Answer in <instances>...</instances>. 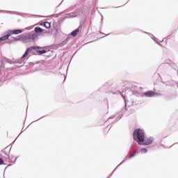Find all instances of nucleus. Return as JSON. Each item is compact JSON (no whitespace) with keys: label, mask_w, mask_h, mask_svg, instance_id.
<instances>
[{"label":"nucleus","mask_w":178,"mask_h":178,"mask_svg":"<svg viewBox=\"0 0 178 178\" xmlns=\"http://www.w3.org/2000/svg\"><path fill=\"white\" fill-rule=\"evenodd\" d=\"M134 140L135 141H137L138 144L139 145H141L143 144V142L144 141V138H145V134L144 131L140 129H136L134 131Z\"/></svg>","instance_id":"f257e3e1"},{"label":"nucleus","mask_w":178,"mask_h":178,"mask_svg":"<svg viewBox=\"0 0 178 178\" xmlns=\"http://www.w3.org/2000/svg\"><path fill=\"white\" fill-rule=\"evenodd\" d=\"M23 31L20 29L15 30H9L6 32V35L0 38V41H6V40H9L10 35H13V34H22Z\"/></svg>","instance_id":"f03ea898"},{"label":"nucleus","mask_w":178,"mask_h":178,"mask_svg":"<svg viewBox=\"0 0 178 178\" xmlns=\"http://www.w3.org/2000/svg\"><path fill=\"white\" fill-rule=\"evenodd\" d=\"M42 31L43 30L40 27H35V33L31 34L29 35V38H31V40H35V38L38 37V34H41Z\"/></svg>","instance_id":"7ed1b4c3"},{"label":"nucleus","mask_w":178,"mask_h":178,"mask_svg":"<svg viewBox=\"0 0 178 178\" xmlns=\"http://www.w3.org/2000/svg\"><path fill=\"white\" fill-rule=\"evenodd\" d=\"M33 49H41V47H32L28 48L26 49V51H25L24 54L22 56V60H26V58H27V56H29V52H31V51H33Z\"/></svg>","instance_id":"20e7f679"},{"label":"nucleus","mask_w":178,"mask_h":178,"mask_svg":"<svg viewBox=\"0 0 178 178\" xmlns=\"http://www.w3.org/2000/svg\"><path fill=\"white\" fill-rule=\"evenodd\" d=\"M154 140L152 138H144L141 145H149L152 144Z\"/></svg>","instance_id":"39448f33"},{"label":"nucleus","mask_w":178,"mask_h":178,"mask_svg":"<svg viewBox=\"0 0 178 178\" xmlns=\"http://www.w3.org/2000/svg\"><path fill=\"white\" fill-rule=\"evenodd\" d=\"M144 95H145V97H155V95H156V92H155L152 90H149V91L145 92Z\"/></svg>","instance_id":"423d86ee"},{"label":"nucleus","mask_w":178,"mask_h":178,"mask_svg":"<svg viewBox=\"0 0 178 178\" xmlns=\"http://www.w3.org/2000/svg\"><path fill=\"white\" fill-rule=\"evenodd\" d=\"M136 154H137V150L134 151L129 156H127L125 159H130L131 158H133V156H136Z\"/></svg>","instance_id":"0eeeda50"},{"label":"nucleus","mask_w":178,"mask_h":178,"mask_svg":"<svg viewBox=\"0 0 178 178\" xmlns=\"http://www.w3.org/2000/svg\"><path fill=\"white\" fill-rule=\"evenodd\" d=\"M80 30L79 29H75L74 31H73L71 33V35H72V37H76L78 34V33H79Z\"/></svg>","instance_id":"6e6552de"},{"label":"nucleus","mask_w":178,"mask_h":178,"mask_svg":"<svg viewBox=\"0 0 178 178\" xmlns=\"http://www.w3.org/2000/svg\"><path fill=\"white\" fill-rule=\"evenodd\" d=\"M41 26H44L46 29H49L51 27V24L48 22L41 24Z\"/></svg>","instance_id":"1a4fd4ad"},{"label":"nucleus","mask_w":178,"mask_h":178,"mask_svg":"<svg viewBox=\"0 0 178 178\" xmlns=\"http://www.w3.org/2000/svg\"><path fill=\"white\" fill-rule=\"evenodd\" d=\"M147 152L148 150H147L145 148H142L140 149V152H142L143 154H147Z\"/></svg>","instance_id":"9d476101"},{"label":"nucleus","mask_w":178,"mask_h":178,"mask_svg":"<svg viewBox=\"0 0 178 178\" xmlns=\"http://www.w3.org/2000/svg\"><path fill=\"white\" fill-rule=\"evenodd\" d=\"M36 52H37L38 54H41L42 55L44 54H47V51H45V50L36 51Z\"/></svg>","instance_id":"9b49d317"},{"label":"nucleus","mask_w":178,"mask_h":178,"mask_svg":"<svg viewBox=\"0 0 178 178\" xmlns=\"http://www.w3.org/2000/svg\"><path fill=\"white\" fill-rule=\"evenodd\" d=\"M6 161H13V159L10 158V156H8V158L6 159Z\"/></svg>","instance_id":"f8f14e48"},{"label":"nucleus","mask_w":178,"mask_h":178,"mask_svg":"<svg viewBox=\"0 0 178 178\" xmlns=\"http://www.w3.org/2000/svg\"><path fill=\"white\" fill-rule=\"evenodd\" d=\"M0 165H3V159L0 158Z\"/></svg>","instance_id":"ddd939ff"},{"label":"nucleus","mask_w":178,"mask_h":178,"mask_svg":"<svg viewBox=\"0 0 178 178\" xmlns=\"http://www.w3.org/2000/svg\"><path fill=\"white\" fill-rule=\"evenodd\" d=\"M13 41H19V39H16V38H13Z\"/></svg>","instance_id":"4468645a"},{"label":"nucleus","mask_w":178,"mask_h":178,"mask_svg":"<svg viewBox=\"0 0 178 178\" xmlns=\"http://www.w3.org/2000/svg\"><path fill=\"white\" fill-rule=\"evenodd\" d=\"M14 161H16V158L14 159Z\"/></svg>","instance_id":"2eb2a0df"}]
</instances>
